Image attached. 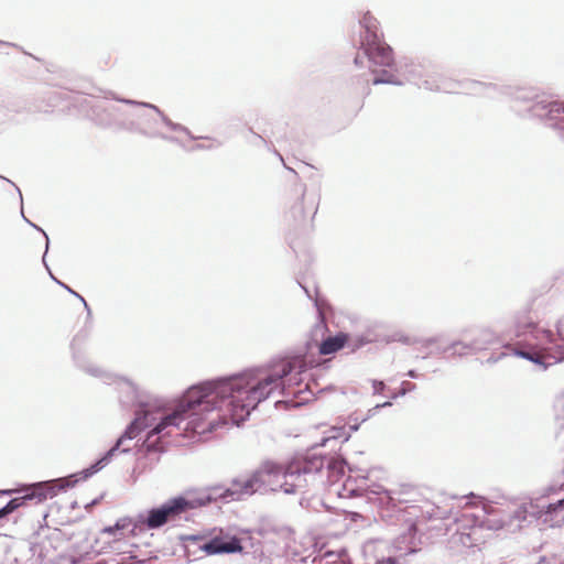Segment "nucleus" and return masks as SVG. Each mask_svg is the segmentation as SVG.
Returning a JSON list of instances; mask_svg holds the SVG:
<instances>
[{"mask_svg": "<svg viewBox=\"0 0 564 564\" xmlns=\"http://www.w3.org/2000/svg\"><path fill=\"white\" fill-rule=\"evenodd\" d=\"M207 391V386L189 388L174 411L161 417L149 411L138 413L117 446L124 438L132 440L150 429L142 449L145 453H161L169 444V438L204 435L220 424H228L230 419L225 411L219 410L216 400H208Z\"/></svg>", "mask_w": 564, "mask_h": 564, "instance_id": "f257e3e1", "label": "nucleus"}, {"mask_svg": "<svg viewBox=\"0 0 564 564\" xmlns=\"http://www.w3.org/2000/svg\"><path fill=\"white\" fill-rule=\"evenodd\" d=\"M296 368L300 369L299 372L303 370L302 359H282L268 369H258L206 384L207 398L219 403V410L226 412L231 423L239 424L261 401L280 388L283 378Z\"/></svg>", "mask_w": 564, "mask_h": 564, "instance_id": "f03ea898", "label": "nucleus"}, {"mask_svg": "<svg viewBox=\"0 0 564 564\" xmlns=\"http://www.w3.org/2000/svg\"><path fill=\"white\" fill-rule=\"evenodd\" d=\"M289 463L282 464L272 459H267L249 476L232 480L230 487L223 490L219 487V498L240 499L243 496H250L256 492L268 494L282 490L291 495L295 494L301 484L295 481L289 482Z\"/></svg>", "mask_w": 564, "mask_h": 564, "instance_id": "7ed1b4c3", "label": "nucleus"}, {"mask_svg": "<svg viewBox=\"0 0 564 564\" xmlns=\"http://www.w3.org/2000/svg\"><path fill=\"white\" fill-rule=\"evenodd\" d=\"M219 486H214L207 490H186L183 495L173 497L159 506L167 519L177 521L182 516L191 510L204 507L219 498Z\"/></svg>", "mask_w": 564, "mask_h": 564, "instance_id": "20e7f679", "label": "nucleus"}, {"mask_svg": "<svg viewBox=\"0 0 564 564\" xmlns=\"http://www.w3.org/2000/svg\"><path fill=\"white\" fill-rule=\"evenodd\" d=\"M326 457L315 454H307L304 456H296L289 462V473L291 478L297 479L296 484L302 487L307 486L308 482H321L324 476Z\"/></svg>", "mask_w": 564, "mask_h": 564, "instance_id": "39448f33", "label": "nucleus"}, {"mask_svg": "<svg viewBox=\"0 0 564 564\" xmlns=\"http://www.w3.org/2000/svg\"><path fill=\"white\" fill-rule=\"evenodd\" d=\"M286 204L294 221H305L314 218L318 198L313 193L307 194L302 184H296L288 194Z\"/></svg>", "mask_w": 564, "mask_h": 564, "instance_id": "423d86ee", "label": "nucleus"}, {"mask_svg": "<svg viewBox=\"0 0 564 564\" xmlns=\"http://www.w3.org/2000/svg\"><path fill=\"white\" fill-rule=\"evenodd\" d=\"M171 522L164 512L159 508H153L148 512L147 518L140 519L138 522H134L131 518H122L119 519L115 525H110L104 529V532L117 536L118 531H128L129 536H135L138 534V530L147 529H159L166 523Z\"/></svg>", "mask_w": 564, "mask_h": 564, "instance_id": "0eeeda50", "label": "nucleus"}, {"mask_svg": "<svg viewBox=\"0 0 564 564\" xmlns=\"http://www.w3.org/2000/svg\"><path fill=\"white\" fill-rule=\"evenodd\" d=\"M365 55L370 61L373 67H390L393 64V53L389 45H387L379 37L378 34H370L362 36L360 42ZM376 72V68H372Z\"/></svg>", "mask_w": 564, "mask_h": 564, "instance_id": "6e6552de", "label": "nucleus"}, {"mask_svg": "<svg viewBox=\"0 0 564 564\" xmlns=\"http://www.w3.org/2000/svg\"><path fill=\"white\" fill-rule=\"evenodd\" d=\"M324 475L326 480L321 479V485L328 487L329 491L345 476V462L338 457H326Z\"/></svg>", "mask_w": 564, "mask_h": 564, "instance_id": "1a4fd4ad", "label": "nucleus"}, {"mask_svg": "<svg viewBox=\"0 0 564 564\" xmlns=\"http://www.w3.org/2000/svg\"><path fill=\"white\" fill-rule=\"evenodd\" d=\"M202 550L207 554L235 553L240 552L242 546L240 544V540L235 536L230 538L229 540L216 536L209 542L205 543L202 546Z\"/></svg>", "mask_w": 564, "mask_h": 564, "instance_id": "9d476101", "label": "nucleus"}, {"mask_svg": "<svg viewBox=\"0 0 564 564\" xmlns=\"http://www.w3.org/2000/svg\"><path fill=\"white\" fill-rule=\"evenodd\" d=\"M349 341V335L346 333H338L335 336H328L318 346L321 355L335 354L343 349Z\"/></svg>", "mask_w": 564, "mask_h": 564, "instance_id": "9b49d317", "label": "nucleus"}, {"mask_svg": "<svg viewBox=\"0 0 564 564\" xmlns=\"http://www.w3.org/2000/svg\"><path fill=\"white\" fill-rule=\"evenodd\" d=\"M67 485L64 479L37 482V502L55 497Z\"/></svg>", "mask_w": 564, "mask_h": 564, "instance_id": "f8f14e48", "label": "nucleus"}, {"mask_svg": "<svg viewBox=\"0 0 564 564\" xmlns=\"http://www.w3.org/2000/svg\"><path fill=\"white\" fill-rule=\"evenodd\" d=\"M46 532L41 542V552L48 554L50 550H57L64 544V533L59 529L43 530Z\"/></svg>", "mask_w": 564, "mask_h": 564, "instance_id": "ddd939ff", "label": "nucleus"}, {"mask_svg": "<svg viewBox=\"0 0 564 564\" xmlns=\"http://www.w3.org/2000/svg\"><path fill=\"white\" fill-rule=\"evenodd\" d=\"M356 430V427L350 426L349 430H347L345 426H333L329 430V434L327 437L323 440L322 445H324L329 440H344L348 441L351 436V431Z\"/></svg>", "mask_w": 564, "mask_h": 564, "instance_id": "4468645a", "label": "nucleus"}, {"mask_svg": "<svg viewBox=\"0 0 564 564\" xmlns=\"http://www.w3.org/2000/svg\"><path fill=\"white\" fill-rule=\"evenodd\" d=\"M480 531V527L476 525V519L473 517V525L470 527V531L467 533H459V542L465 546H476L478 539L475 536Z\"/></svg>", "mask_w": 564, "mask_h": 564, "instance_id": "2eb2a0df", "label": "nucleus"}, {"mask_svg": "<svg viewBox=\"0 0 564 564\" xmlns=\"http://www.w3.org/2000/svg\"><path fill=\"white\" fill-rule=\"evenodd\" d=\"M360 23L365 28V34L362 36L378 34V21L369 12L364 14L362 19L360 20Z\"/></svg>", "mask_w": 564, "mask_h": 564, "instance_id": "dca6fc26", "label": "nucleus"}, {"mask_svg": "<svg viewBox=\"0 0 564 564\" xmlns=\"http://www.w3.org/2000/svg\"><path fill=\"white\" fill-rule=\"evenodd\" d=\"M23 499H24V498H22V499H21V498L12 499V500H11V501H10V502L4 507V508H2V509L0 510V517L4 516V514H7V513L12 512V511H13V510H15L18 507H20V506H21V503H22V500H23Z\"/></svg>", "mask_w": 564, "mask_h": 564, "instance_id": "f3484780", "label": "nucleus"}, {"mask_svg": "<svg viewBox=\"0 0 564 564\" xmlns=\"http://www.w3.org/2000/svg\"><path fill=\"white\" fill-rule=\"evenodd\" d=\"M517 355L523 357V358H527L529 360H532L534 362H539V364H542V356L540 354H531V352H527V351H517Z\"/></svg>", "mask_w": 564, "mask_h": 564, "instance_id": "a211bd4d", "label": "nucleus"}, {"mask_svg": "<svg viewBox=\"0 0 564 564\" xmlns=\"http://www.w3.org/2000/svg\"><path fill=\"white\" fill-rule=\"evenodd\" d=\"M372 389L375 393H382L386 389V384L383 381L373 380L372 381Z\"/></svg>", "mask_w": 564, "mask_h": 564, "instance_id": "6ab92c4d", "label": "nucleus"}, {"mask_svg": "<svg viewBox=\"0 0 564 564\" xmlns=\"http://www.w3.org/2000/svg\"><path fill=\"white\" fill-rule=\"evenodd\" d=\"M394 340L404 343V344H411L413 341L412 337L409 335H395Z\"/></svg>", "mask_w": 564, "mask_h": 564, "instance_id": "aec40b11", "label": "nucleus"}, {"mask_svg": "<svg viewBox=\"0 0 564 564\" xmlns=\"http://www.w3.org/2000/svg\"><path fill=\"white\" fill-rule=\"evenodd\" d=\"M540 333L545 338V341L552 343L554 340V335H553V333L551 330L543 329Z\"/></svg>", "mask_w": 564, "mask_h": 564, "instance_id": "412c9836", "label": "nucleus"}, {"mask_svg": "<svg viewBox=\"0 0 564 564\" xmlns=\"http://www.w3.org/2000/svg\"><path fill=\"white\" fill-rule=\"evenodd\" d=\"M527 327H533V324L529 323V324H521V325H519L517 335L520 336L522 334H525V328Z\"/></svg>", "mask_w": 564, "mask_h": 564, "instance_id": "4be33fe9", "label": "nucleus"}, {"mask_svg": "<svg viewBox=\"0 0 564 564\" xmlns=\"http://www.w3.org/2000/svg\"><path fill=\"white\" fill-rule=\"evenodd\" d=\"M381 564H397V561L394 558L388 557L386 560H382Z\"/></svg>", "mask_w": 564, "mask_h": 564, "instance_id": "5701e85b", "label": "nucleus"}, {"mask_svg": "<svg viewBox=\"0 0 564 564\" xmlns=\"http://www.w3.org/2000/svg\"><path fill=\"white\" fill-rule=\"evenodd\" d=\"M386 82H387V80H383V79H381V78H375V79H373V84H375V85H378V84H381V83H386Z\"/></svg>", "mask_w": 564, "mask_h": 564, "instance_id": "b1692460", "label": "nucleus"}, {"mask_svg": "<svg viewBox=\"0 0 564 564\" xmlns=\"http://www.w3.org/2000/svg\"><path fill=\"white\" fill-rule=\"evenodd\" d=\"M355 63H356L357 65H358V64H360V61H359V57H358V56L355 58Z\"/></svg>", "mask_w": 564, "mask_h": 564, "instance_id": "393cba45", "label": "nucleus"}, {"mask_svg": "<svg viewBox=\"0 0 564 564\" xmlns=\"http://www.w3.org/2000/svg\"><path fill=\"white\" fill-rule=\"evenodd\" d=\"M387 405H391V403L390 402H384V403L381 404V406H387Z\"/></svg>", "mask_w": 564, "mask_h": 564, "instance_id": "a878e982", "label": "nucleus"}, {"mask_svg": "<svg viewBox=\"0 0 564 564\" xmlns=\"http://www.w3.org/2000/svg\"><path fill=\"white\" fill-rule=\"evenodd\" d=\"M462 518L467 520L469 518V516L468 514H463Z\"/></svg>", "mask_w": 564, "mask_h": 564, "instance_id": "bb28decb", "label": "nucleus"}, {"mask_svg": "<svg viewBox=\"0 0 564 564\" xmlns=\"http://www.w3.org/2000/svg\"><path fill=\"white\" fill-rule=\"evenodd\" d=\"M564 503V499L563 500H560V505H563Z\"/></svg>", "mask_w": 564, "mask_h": 564, "instance_id": "cd10ccee", "label": "nucleus"}]
</instances>
